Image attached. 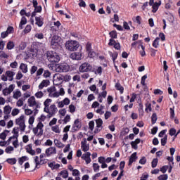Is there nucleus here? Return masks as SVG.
<instances>
[{
	"label": "nucleus",
	"instance_id": "nucleus-48",
	"mask_svg": "<svg viewBox=\"0 0 180 180\" xmlns=\"http://www.w3.org/2000/svg\"><path fill=\"white\" fill-rule=\"evenodd\" d=\"M43 77L44 78H50V77H51V72H50L49 70H44Z\"/></svg>",
	"mask_w": 180,
	"mask_h": 180
},
{
	"label": "nucleus",
	"instance_id": "nucleus-7",
	"mask_svg": "<svg viewBox=\"0 0 180 180\" xmlns=\"http://www.w3.org/2000/svg\"><path fill=\"white\" fill-rule=\"evenodd\" d=\"M49 98H58L60 92L57 91V89L54 86H50L46 89Z\"/></svg>",
	"mask_w": 180,
	"mask_h": 180
},
{
	"label": "nucleus",
	"instance_id": "nucleus-45",
	"mask_svg": "<svg viewBox=\"0 0 180 180\" xmlns=\"http://www.w3.org/2000/svg\"><path fill=\"white\" fill-rule=\"evenodd\" d=\"M101 168V166L98 163H94L93 164V169L94 172H98L99 169Z\"/></svg>",
	"mask_w": 180,
	"mask_h": 180
},
{
	"label": "nucleus",
	"instance_id": "nucleus-16",
	"mask_svg": "<svg viewBox=\"0 0 180 180\" xmlns=\"http://www.w3.org/2000/svg\"><path fill=\"white\" fill-rule=\"evenodd\" d=\"M70 102L71 100H70V98H65L62 101L58 102V108H63V106H67L70 103Z\"/></svg>",
	"mask_w": 180,
	"mask_h": 180
},
{
	"label": "nucleus",
	"instance_id": "nucleus-15",
	"mask_svg": "<svg viewBox=\"0 0 180 180\" xmlns=\"http://www.w3.org/2000/svg\"><path fill=\"white\" fill-rule=\"evenodd\" d=\"M87 143L86 139H84L83 141H81V148L84 153L89 151V144Z\"/></svg>",
	"mask_w": 180,
	"mask_h": 180
},
{
	"label": "nucleus",
	"instance_id": "nucleus-54",
	"mask_svg": "<svg viewBox=\"0 0 180 180\" xmlns=\"http://www.w3.org/2000/svg\"><path fill=\"white\" fill-rule=\"evenodd\" d=\"M151 164H152V168H155V167H157V165H158V158L153 159Z\"/></svg>",
	"mask_w": 180,
	"mask_h": 180
},
{
	"label": "nucleus",
	"instance_id": "nucleus-43",
	"mask_svg": "<svg viewBox=\"0 0 180 180\" xmlns=\"http://www.w3.org/2000/svg\"><path fill=\"white\" fill-rule=\"evenodd\" d=\"M20 113V110L18 108H14L11 110V115L12 116H18Z\"/></svg>",
	"mask_w": 180,
	"mask_h": 180
},
{
	"label": "nucleus",
	"instance_id": "nucleus-56",
	"mask_svg": "<svg viewBox=\"0 0 180 180\" xmlns=\"http://www.w3.org/2000/svg\"><path fill=\"white\" fill-rule=\"evenodd\" d=\"M35 96L36 98H38L40 99L41 98H43V96H44V94L43 93V91H40L35 94Z\"/></svg>",
	"mask_w": 180,
	"mask_h": 180
},
{
	"label": "nucleus",
	"instance_id": "nucleus-37",
	"mask_svg": "<svg viewBox=\"0 0 180 180\" xmlns=\"http://www.w3.org/2000/svg\"><path fill=\"white\" fill-rule=\"evenodd\" d=\"M15 149L13 148V146H8L6 149H5V153H6V154H12V153H13V150Z\"/></svg>",
	"mask_w": 180,
	"mask_h": 180
},
{
	"label": "nucleus",
	"instance_id": "nucleus-38",
	"mask_svg": "<svg viewBox=\"0 0 180 180\" xmlns=\"http://www.w3.org/2000/svg\"><path fill=\"white\" fill-rule=\"evenodd\" d=\"M139 116H143L144 115V110H143V106L141 103L139 104Z\"/></svg>",
	"mask_w": 180,
	"mask_h": 180
},
{
	"label": "nucleus",
	"instance_id": "nucleus-10",
	"mask_svg": "<svg viewBox=\"0 0 180 180\" xmlns=\"http://www.w3.org/2000/svg\"><path fill=\"white\" fill-rule=\"evenodd\" d=\"M79 70L81 72H89L92 70V65L88 63H84L79 66Z\"/></svg>",
	"mask_w": 180,
	"mask_h": 180
},
{
	"label": "nucleus",
	"instance_id": "nucleus-62",
	"mask_svg": "<svg viewBox=\"0 0 180 180\" xmlns=\"http://www.w3.org/2000/svg\"><path fill=\"white\" fill-rule=\"evenodd\" d=\"M19 50H25L26 49V43L21 42L18 46Z\"/></svg>",
	"mask_w": 180,
	"mask_h": 180
},
{
	"label": "nucleus",
	"instance_id": "nucleus-20",
	"mask_svg": "<svg viewBox=\"0 0 180 180\" xmlns=\"http://www.w3.org/2000/svg\"><path fill=\"white\" fill-rule=\"evenodd\" d=\"M50 85V80L49 79H44L42 82L39 84L38 88L39 89H43V88H47Z\"/></svg>",
	"mask_w": 180,
	"mask_h": 180
},
{
	"label": "nucleus",
	"instance_id": "nucleus-50",
	"mask_svg": "<svg viewBox=\"0 0 180 180\" xmlns=\"http://www.w3.org/2000/svg\"><path fill=\"white\" fill-rule=\"evenodd\" d=\"M146 110V112H147V113H148V111L151 112V110H153L151 108V103H146V110Z\"/></svg>",
	"mask_w": 180,
	"mask_h": 180
},
{
	"label": "nucleus",
	"instance_id": "nucleus-61",
	"mask_svg": "<svg viewBox=\"0 0 180 180\" xmlns=\"http://www.w3.org/2000/svg\"><path fill=\"white\" fill-rule=\"evenodd\" d=\"M169 134L170 136H175V134H176V129L174 128H171L169 131Z\"/></svg>",
	"mask_w": 180,
	"mask_h": 180
},
{
	"label": "nucleus",
	"instance_id": "nucleus-31",
	"mask_svg": "<svg viewBox=\"0 0 180 180\" xmlns=\"http://www.w3.org/2000/svg\"><path fill=\"white\" fill-rule=\"evenodd\" d=\"M20 70H21V71L24 72V74H26V72H27V65L25 63H21L20 65Z\"/></svg>",
	"mask_w": 180,
	"mask_h": 180
},
{
	"label": "nucleus",
	"instance_id": "nucleus-57",
	"mask_svg": "<svg viewBox=\"0 0 180 180\" xmlns=\"http://www.w3.org/2000/svg\"><path fill=\"white\" fill-rule=\"evenodd\" d=\"M31 30H32V25H27L24 30V32L30 33Z\"/></svg>",
	"mask_w": 180,
	"mask_h": 180
},
{
	"label": "nucleus",
	"instance_id": "nucleus-64",
	"mask_svg": "<svg viewBox=\"0 0 180 180\" xmlns=\"http://www.w3.org/2000/svg\"><path fill=\"white\" fill-rule=\"evenodd\" d=\"M36 71H37V67L34 65L31 68L30 74L33 75V74H34Z\"/></svg>",
	"mask_w": 180,
	"mask_h": 180
},
{
	"label": "nucleus",
	"instance_id": "nucleus-11",
	"mask_svg": "<svg viewBox=\"0 0 180 180\" xmlns=\"http://www.w3.org/2000/svg\"><path fill=\"white\" fill-rule=\"evenodd\" d=\"M60 39L61 38H60V37H58V36H53L52 37V39L51 41V45L52 46V49H57V47L60 46V43H58V41H60Z\"/></svg>",
	"mask_w": 180,
	"mask_h": 180
},
{
	"label": "nucleus",
	"instance_id": "nucleus-60",
	"mask_svg": "<svg viewBox=\"0 0 180 180\" xmlns=\"http://www.w3.org/2000/svg\"><path fill=\"white\" fill-rule=\"evenodd\" d=\"M151 120H152V124H155V122H157V114L153 113L152 115Z\"/></svg>",
	"mask_w": 180,
	"mask_h": 180
},
{
	"label": "nucleus",
	"instance_id": "nucleus-2",
	"mask_svg": "<svg viewBox=\"0 0 180 180\" xmlns=\"http://www.w3.org/2000/svg\"><path fill=\"white\" fill-rule=\"evenodd\" d=\"M46 56L50 63H58L60 61V55L55 51H48Z\"/></svg>",
	"mask_w": 180,
	"mask_h": 180
},
{
	"label": "nucleus",
	"instance_id": "nucleus-14",
	"mask_svg": "<svg viewBox=\"0 0 180 180\" xmlns=\"http://www.w3.org/2000/svg\"><path fill=\"white\" fill-rule=\"evenodd\" d=\"M45 153L46 154V157H51V155L57 154V148H56V147L48 148L46 149Z\"/></svg>",
	"mask_w": 180,
	"mask_h": 180
},
{
	"label": "nucleus",
	"instance_id": "nucleus-39",
	"mask_svg": "<svg viewBox=\"0 0 180 180\" xmlns=\"http://www.w3.org/2000/svg\"><path fill=\"white\" fill-rule=\"evenodd\" d=\"M9 133L8 130H4V132H2L1 134H0V139L1 140H5V139H6V136L7 134Z\"/></svg>",
	"mask_w": 180,
	"mask_h": 180
},
{
	"label": "nucleus",
	"instance_id": "nucleus-1",
	"mask_svg": "<svg viewBox=\"0 0 180 180\" xmlns=\"http://www.w3.org/2000/svg\"><path fill=\"white\" fill-rule=\"evenodd\" d=\"M46 115H41L40 116V122L37 124V127L34 128L32 130L34 134H36L38 136H43V128L44 127V124H43L41 122H44V120H46Z\"/></svg>",
	"mask_w": 180,
	"mask_h": 180
},
{
	"label": "nucleus",
	"instance_id": "nucleus-4",
	"mask_svg": "<svg viewBox=\"0 0 180 180\" xmlns=\"http://www.w3.org/2000/svg\"><path fill=\"white\" fill-rule=\"evenodd\" d=\"M55 71L56 72H68L70 71V65L67 63H59L56 65Z\"/></svg>",
	"mask_w": 180,
	"mask_h": 180
},
{
	"label": "nucleus",
	"instance_id": "nucleus-33",
	"mask_svg": "<svg viewBox=\"0 0 180 180\" xmlns=\"http://www.w3.org/2000/svg\"><path fill=\"white\" fill-rule=\"evenodd\" d=\"M53 102V100L50 98H47L44 102V109H47L50 107V103Z\"/></svg>",
	"mask_w": 180,
	"mask_h": 180
},
{
	"label": "nucleus",
	"instance_id": "nucleus-6",
	"mask_svg": "<svg viewBox=\"0 0 180 180\" xmlns=\"http://www.w3.org/2000/svg\"><path fill=\"white\" fill-rule=\"evenodd\" d=\"M15 124L19 126L20 131L26 130V124H25V115H21L15 120Z\"/></svg>",
	"mask_w": 180,
	"mask_h": 180
},
{
	"label": "nucleus",
	"instance_id": "nucleus-44",
	"mask_svg": "<svg viewBox=\"0 0 180 180\" xmlns=\"http://www.w3.org/2000/svg\"><path fill=\"white\" fill-rule=\"evenodd\" d=\"M23 102H25V98H20L17 102H16V106L18 108H22V105H23Z\"/></svg>",
	"mask_w": 180,
	"mask_h": 180
},
{
	"label": "nucleus",
	"instance_id": "nucleus-23",
	"mask_svg": "<svg viewBox=\"0 0 180 180\" xmlns=\"http://www.w3.org/2000/svg\"><path fill=\"white\" fill-rule=\"evenodd\" d=\"M6 75L8 79V81H13V77H15V72L7 70L6 72Z\"/></svg>",
	"mask_w": 180,
	"mask_h": 180
},
{
	"label": "nucleus",
	"instance_id": "nucleus-41",
	"mask_svg": "<svg viewBox=\"0 0 180 180\" xmlns=\"http://www.w3.org/2000/svg\"><path fill=\"white\" fill-rule=\"evenodd\" d=\"M103 109H105V106L101 105L98 109L96 110V113H98V115H103L105 113V111H103Z\"/></svg>",
	"mask_w": 180,
	"mask_h": 180
},
{
	"label": "nucleus",
	"instance_id": "nucleus-19",
	"mask_svg": "<svg viewBox=\"0 0 180 180\" xmlns=\"http://www.w3.org/2000/svg\"><path fill=\"white\" fill-rule=\"evenodd\" d=\"M82 160H84L86 164H91V153L89 152H86L82 156Z\"/></svg>",
	"mask_w": 180,
	"mask_h": 180
},
{
	"label": "nucleus",
	"instance_id": "nucleus-30",
	"mask_svg": "<svg viewBox=\"0 0 180 180\" xmlns=\"http://www.w3.org/2000/svg\"><path fill=\"white\" fill-rule=\"evenodd\" d=\"M53 143L56 147H58V148H63L65 147L64 143H61V141H58V139H55Z\"/></svg>",
	"mask_w": 180,
	"mask_h": 180
},
{
	"label": "nucleus",
	"instance_id": "nucleus-3",
	"mask_svg": "<svg viewBox=\"0 0 180 180\" xmlns=\"http://www.w3.org/2000/svg\"><path fill=\"white\" fill-rule=\"evenodd\" d=\"M65 47L69 51H77L79 47V43L77 41H68L65 43Z\"/></svg>",
	"mask_w": 180,
	"mask_h": 180
},
{
	"label": "nucleus",
	"instance_id": "nucleus-53",
	"mask_svg": "<svg viewBox=\"0 0 180 180\" xmlns=\"http://www.w3.org/2000/svg\"><path fill=\"white\" fill-rule=\"evenodd\" d=\"M109 34L112 39H117V32L116 31H111Z\"/></svg>",
	"mask_w": 180,
	"mask_h": 180
},
{
	"label": "nucleus",
	"instance_id": "nucleus-32",
	"mask_svg": "<svg viewBox=\"0 0 180 180\" xmlns=\"http://www.w3.org/2000/svg\"><path fill=\"white\" fill-rule=\"evenodd\" d=\"M96 124L97 129H102V124H103V121L102 120V119L99 118L96 120Z\"/></svg>",
	"mask_w": 180,
	"mask_h": 180
},
{
	"label": "nucleus",
	"instance_id": "nucleus-51",
	"mask_svg": "<svg viewBox=\"0 0 180 180\" xmlns=\"http://www.w3.org/2000/svg\"><path fill=\"white\" fill-rule=\"evenodd\" d=\"M167 140H168V136L165 135L162 139H161V145L165 146V144H167Z\"/></svg>",
	"mask_w": 180,
	"mask_h": 180
},
{
	"label": "nucleus",
	"instance_id": "nucleus-27",
	"mask_svg": "<svg viewBox=\"0 0 180 180\" xmlns=\"http://www.w3.org/2000/svg\"><path fill=\"white\" fill-rule=\"evenodd\" d=\"M40 12H41V6L34 7V10L32 13V18H34V16H36V13H40Z\"/></svg>",
	"mask_w": 180,
	"mask_h": 180
},
{
	"label": "nucleus",
	"instance_id": "nucleus-49",
	"mask_svg": "<svg viewBox=\"0 0 180 180\" xmlns=\"http://www.w3.org/2000/svg\"><path fill=\"white\" fill-rule=\"evenodd\" d=\"M34 160L35 162L36 168H38L37 167H39V165H40V164H41V162L39 161V156L34 157Z\"/></svg>",
	"mask_w": 180,
	"mask_h": 180
},
{
	"label": "nucleus",
	"instance_id": "nucleus-13",
	"mask_svg": "<svg viewBox=\"0 0 180 180\" xmlns=\"http://www.w3.org/2000/svg\"><path fill=\"white\" fill-rule=\"evenodd\" d=\"M82 126V125L79 119H77L76 120H75L74 124H72V131H78V130L81 129Z\"/></svg>",
	"mask_w": 180,
	"mask_h": 180
},
{
	"label": "nucleus",
	"instance_id": "nucleus-36",
	"mask_svg": "<svg viewBox=\"0 0 180 180\" xmlns=\"http://www.w3.org/2000/svg\"><path fill=\"white\" fill-rule=\"evenodd\" d=\"M52 131H54V133L60 134L61 133V129H60V127L58 125H55L51 127Z\"/></svg>",
	"mask_w": 180,
	"mask_h": 180
},
{
	"label": "nucleus",
	"instance_id": "nucleus-42",
	"mask_svg": "<svg viewBox=\"0 0 180 180\" xmlns=\"http://www.w3.org/2000/svg\"><path fill=\"white\" fill-rule=\"evenodd\" d=\"M69 122H71V115H66L63 119V123H65V124H67Z\"/></svg>",
	"mask_w": 180,
	"mask_h": 180
},
{
	"label": "nucleus",
	"instance_id": "nucleus-22",
	"mask_svg": "<svg viewBox=\"0 0 180 180\" xmlns=\"http://www.w3.org/2000/svg\"><path fill=\"white\" fill-rule=\"evenodd\" d=\"M137 160V153H134L129 160V164L128 165H131V164H133L134 162H136V161Z\"/></svg>",
	"mask_w": 180,
	"mask_h": 180
},
{
	"label": "nucleus",
	"instance_id": "nucleus-12",
	"mask_svg": "<svg viewBox=\"0 0 180 180\" xmlns=\"http://www.w3.org/2000/svg\"><path fill=\"white\" fill-rule=\"evenodd\" d=\"M70 58H72V60H82L84 58V56H82V52H73L70 54Z\"/></svg>",
	"mask_w": 180,
	"mask_h": 180
},
{
	"label": "nucleus",
	"instance_id": "nucleus-52",
	"mask_svg": "<svg viewBox=\"0 0 180 180\" xmlns=\"http://www.w3.org/2000/svg\"><path fill=\"white\" fill-rule=\"evenodd\" d=\"M59 115H60V116H65V115H67V110L65 108H63L59 110L58 111Z\"/></svg>",
	"mask_w": 180,
	"mask_h": 180
},
{
	"label": "nucleus",
	"instance_id": "nucleus-35",
	"mask_svg": "<svg viewBox=\"0 0 180 180\" xmlns=\"http://www.w3.org/2000/svg\"><path fill=\"white\" fill-rule=\"evenodd\" d=\"M158 46H160V38L156 37L153 41V46L155 47V49H158Z\"/></svg>",
	"mask_w": 180,
	"mask_h": 180
},
{
	"label": "nucleus",
	"instance_id": "nucleus-46",
	"mask_svg": "<svg viewBox=\"0 0 180 180\" xmlns=\"http://www.w3.org/2000/svg\"><path fill=\"white\" fill-rule=\"evenodd\" d=\"M13 47H15V43H13V41H8L7 44L8 50H12V49H13Z\"/></svg>",
	"mask_w": 180,
	"mask_h": 180
},
{
	"label": "nucleus",
	"instance_id": "nucleus-40",
	"mask_svg": "<svg viewBox=\"0 0 180 180\" xmlns=\"http://www.w3.org/2000/svg\"><path fill=\"white\" fill-rule=\"evenodd\" d=\"M34 38L38 39L39 40H43V39H44V34L41 32L37 33L34 34Z\"/></svg>",
	"mask_w": 180,
	"mask_h": 180
},
{
	"label": "nucleus",
	"instance_id": "nucleus-24",
	"mask_svg": "<svg viewBox=\"0 0 180 180\" xmlns=\"http://www.w3.org/2000/svg\"><path fill=\"white\" fill-rule=\"evenodd\" d=\"M161 6V1L159 2H155V4L152 6V12L153 13H155L158 11V8Z\"/></svg>",
	"mask_w": 180,
	"mask_h": 180
},
{
	"label": "nucleus",
	"instance_id": "nucleus-26",
	"mask_svg": "<svg viewBox=\"0 0 180 180\" xmlns=\"http://www.w3.org/2000/svg\"><path fill=\"white\" fill-rule=\"evenodd\" d=\"M35 24L37 25V26H39V27H41V26H43V18L39 17H35Z\"/></svg>",
	"mask_w": 180,
	"mask_h": 180
},
{
	"label": "nucleus",
	"instance_id": "nucleus-58",
	"mask_svg": "<svg viewBox=\"0 0 180 180\" xmlns=\"http://www.w3.org/2000/svg\"><path fill=\"white\" fill-rule=\"evenodd\" d=\"M159 180H167L168 179V174H162L158 177Z\"/></svg>",
	"mask_w": 180,
	"mask_h": 180
},
{
	"label": "nucleus",
	"instance_id": "nucleus-34",
	"mask_svg": "<svg viewBox=\"0 0 180 180\" xmlns=\"http://www.w3.org/2000/svg\"><path fill=\"white\" fill-rule=\"evenodd\" d=\"M6 161V162H8V164H10L11 165H15L18 160H16V158H8Z\"/></svg>",
	"mask_w": 180,
	"mask_h": 180
},
{
	"label": "nucleus",
	"instance_id": "nucleus-55",
	"mask_svg": "<svg viewBox=\"0 0 180 180\" xmlns=\"http://www.w3.org/2000/svg\"><path fill=\"white\" fill-rule=\"evenodd\" d=\"M75 109H76L75 105H74L72 104H70L69 105V112L70 113H75Z\"/></svg>",
	"mask_w": 180,
	"mask_h": 180
},
{
	"label": "nucleus",
	"instance_id": "nucleus-17",
	"mask_svg": "<svg viewBox=\"0 0 180 180\" xmlns=\"http://www.w3.org/2000/svg\"><path fill=\"white\" fill-rule=\"evenodd\" d=\"M64 81V75H58L56 77L53 79L54 84L56 85H60L63 84V82Z\"/></svg>",
	"mask_w": 180,
	"mask_h": 180
},
{
	"label": "nucleus",
	"instance_id": "nucleus-21",
	"mask_svg": "<svg viewBox=\"0 0 180 180\" xmlns=\"http://www.w3.org/2000/svg\"><path fill=\"white\" fill-rule=\"evenodd\" d=\"M25 150L28 154H30V155H36V150L32 148L31 144L27 145L25 148Z\"/></svg>",
	"mask_w": 180,
	"mask_h": 180
},
{
	"label": "nucleus",
	"instance_id": "nucleus-18",
	"mask_svg": "<svg viewBox=\"0 0 180 180\" xmlns=\"http://www.w3.org/2000/svg\"><path fill=\"white\" fill-rule=\"evenodd\" d=\"M12 133L13 135L8 139V143H9V141H11L12 139H18V137H19V128H18V127L13 128Z\"/></svg>",
	"mask_w": 180,
	"mask_h": 180
},
{
	"label": "nucleus",
	"instance_id": "nucleus-59",
	"mask_svg": "<svg viewBox=\"0 0 180 180\" xmlns=\"http://www.w3.org/2000/svg\"><path fill=\"white\" fill-rule=\"evenodd\" d=\"M26 158H27L26 156H22L18 159V163L20 165H22L23 162L26 161Z\"/></svg>",
	"mask_w": 180,
	"mask_h": 180
},
{
	"label": "nucleus",
	"instance_id": "nucleus-28",
	"mask_svg": "<svg viewBox=\"0 0 180 180\" xmlns=\"http://www.w3.org/2000/svg\"><path fill=\"white\" fill-rule=\"evenodd\" d=\"M22 96V92H20V90L17 89L15 91H13V98L14 99H19Z\"/></svg>",
	"mask_w": 180,
	"mask_h": 180
},
{
	"label": "nucleus",
	"instance_id": "nucleus-8",
	"mask_svg": "<svg viewBox=\"0 0 180 180\" xmlns=\"http://www.w3.org/2000/svg\"><path fill=\"white\" fill-rule=\"evenodd\" d=\"M28 106L30 108H34L35 109H40V103L36 101V98L34 96H31L27 101Z\"/></svg>",
	"mask_w": 180,
	"mask_h": 180
},
{
	"label": "nucleus",
	"instance_id": "nucleus-25",
	"mask_svg": "<svg viewBox=\"0 0 180 180\" xmlns=\"http://www.w3.org/2000/svg\"><path fill=\"white\" fill-rule=\"evenodd\" d=\"M58 176H62V178H63L64 179H67V178H68V171L62 170L58 174Z\"/></svg>",
	"mask_w": 180,
	"mask_h": 180
},
{
	"label": "nucleus",
	"instance_id": "nucleus-63",
	"mask_svg": "<svg viewBox=\"0 0 180 180\" xmlns=\"http://www.w3.org/2000/svg\"><path fill=\"white\" fill-rule=\"evenodd\" d=\"M72 176H79V170L75 169L72 170Z\"/></svg>",
	"mask_w": 180,
	"mask_h": 180
},
{
	"label": "nucleus",
	"instance_id": "nucleus-29",
	"mask_svg": "<svg viewBox=\"0 0 180 180\" xmlns=\"http://www.w3.org/2000/svg\"><path fill=\"white\" fill-rule=\"evenodd\" d=\"M27 23V19L25 17H22L21 21L19 25V29H23V25H26Z\"/></svg>",
	"mask_w": 180,
	"mask_h": 180
},
{
	"label": "nucleus",
	"instance_id": "nucleus-47",
	"mask_svg": "<svg viewBox=\"0 0 180 180\" xmlns=\"http://www.w3.org/2000/svg\"><path fill=\"white\" fill-rule=\"evenodd\" d=\"M115 88L118 91H120L121 92V94H123V89H123V86H122V85L120 84V83H116Z\"/></svg>",
	"mask_w": 180,
	"mask_h": 180
},
{
	"label": "nucleus",
	"instance_id": "nucleus-9",
	"mask_svg": "<svg viewBox=\"0 0 180 180\" xmlns=\"http://www.w3.org/2000/svg\"><path fill=\"white\" fill-rule=\"evenodd\" d=\"M11 112H12V107L7 105L3 108V113L5 115L4 116V120H8L11 117Z\"/></svg>",
	"mask_w": 180,
	"mask_h": 180
},
{
	"label": "nucleus",
	"instance_id": "nucleus-5",
	"mask_svg": "<svg viewBox=\"0 0 180 180\" xmlns=\"http://www.w3.org/2000/svg\"><path fill=\"white\" fill-rule=\"evenodd\" d=\"M57 106H56V104L51 105L48 108H44V112H46V113H48L47 117L50 118L52 117V116H54L56 113L58 112Z\"/></svg>",
	"mask_w": 180,
	"mask_h": 180
}]
</instances>
